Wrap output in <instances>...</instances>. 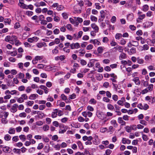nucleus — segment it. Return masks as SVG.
Segmentation results:
<instances>
[{
	"instance_id": "bb28decb",
	"label": "nucleus",
	"mask_w": 155,
	"mask_h": 155,
	"mask_svg": "<svg viewBox=\"0 0 155 155\" xmlns=\"http://www.w3.org/2000/svg\"><path fill=\"white\" fill-rule=\"evenodd\" d=\"M46 69H47L48 70H52L53 69H56V67L55 66H54L53 67L50 66H47L46 67Z\"/></svg>"
},
{
	"instance_id": "9b49d317",
	"label": "nucleus",
	"mask_w": 155,
	"mask_h": 155,
	"mask_svg": "<svg viewBox=\"0 0 155 155\" xmlns=\"http://www.w3.org/2000/svg\"><path fill=\"white\" fill-rule=\"evenodd\" d=\"M91 26L92 28L94 30L95 32H97L99 31L98 26L95 23H93L91 24Z\"/></svg>"
},
{
	"instance_id": "e433bc0d",
	"label": "nucleus",
	"mask_w": 155,
	"mask_h": 155,
	"mask_svg": "<svg viewBox=\"0 0 155 155\" xmlns=\"http://www.w3.org/2000/svg\"><path fill=\"white\" fill-rule=\"evenodd\" d=\"M11 39V37L10 36L8 35L6 36L5 38V41L7 42H10Z\"/></svg>"
},
{
	"instance_id": "774afa93",
	"label": "nucleus",
	"mask_w": 155,
	"mask_h": 155,
	"mask_svg": "<svg viewBox=\"0 0 155 155\" xmlns=\"http://www.w3.org/2000/svg\"><path fill=\"white\" fill-rule=\"evenodd\" d=\"M46 106L45 105H41L39 106V109L40 110H42L45 108Z\"/></svg>"
},
{
	"instance_id": "4468645a",
	"label": "nucleus",
	"mask_w": 155,
	"mask_h": 155,
	"mask_svg": "<svg viewBox=\"0 0 155 155\" xmlns=\"http://www.w3.org/2000/svg\"><path fill=\"white\" fill-rule=\"evenodd\" d=\"M122 143L123 144L127 143L129 144L131 143V141L129 139H126V138H123L122 140Z\"/></svg>"
},
{
	"instance_id": "7ed1b4c3",
	"label": "nucleus",
	"mask_w": 155,
	"mask_h": 155,
	"mask_svg": "<svg viewBox=\"0 0 155 155\" xmlns=\"http://www.w3.org/2000/svg\"><path fill=\"white\" fill-rule=\"evenodd\" d=\"M80 47V45L78 43H73L71 44L70 48L71 49H78Z\"/></svg>"
},
{
	"instance_id": "a19ab883",
	"label": "nucleus",
	"mask_w": 155,
	"mask_h": 155,
	"mask_svg": "<svg viewBox=\"0 0 155 155\" xmlns=\"http://www.w3.org/2000/svg\"><path fill=\"white\" fill-rule=\"evenodd\" d=\"M74 18L76 21H78V23H81L83 21V19L81 18L74 17Z\"/></svg>"
},
{
	"instance_id": "79ce46f5",
	"label": "nucleus",
	"mask_w": 155,
	"mask_h": 155,
	"mask_svg": "<svg viewBox=\"0 0 155 155\" xmlns=\"http://www.w3.org/2000/svg\"><path fill=\"white\" fill-rule=\"evenodd\" d=\"M44 147V145L42 143H39L38 146L37 147V148L38 150H40L42 149Z\"/></svg>"
},
{
	"instance_id": "de8ad7c7",
	"label": "nucleus",
	"mask_w": 155,
	"mask_h": 155,
	"mask_svg": "<svg viewBox=\"0 0 155 155\" xmlns=\"http://www.w3.org/2000/svg\"><path fill=\"white\" fill-rule=\"evenodd\" d=\"M103 47H100L97 48V50L99 53H101L103 52Z\"/></svg>"
},
{
	"instance_id": "39448f33",
	"label": "nucleus",
	"mask_w": 155,
	"mask_h": 155,
	"mask_svg": "<svg viewBox=\"0 0 155 155\" xmlns=\"http://www.w3.org/2000/svg\"><path fill=\"white\" fill-rule=\"evenodd\" d=\"M138 16V17L137 18L136 20L137 22V23H140L141 22V21L144 19L146 17V15L145 14H143Z\"/></svg>"
},
{
	"instance_id": "09e8293b",
	"label": "nucleus",
	"mask_w": 155,
	"mask_h": 155,
	"mask_svg": "<svg viewBox=\"0 0 155 155\" xmlns=\"http://www.w3.org/2000/svg\"><path fill=\"white\" fill-rule=\"evenodd\" d=\"M126 41L124 39L122 38L120 41V44L122 45H125L126 43Z\"/></svg>"
},
{
	"instance_id": "72a5a7b5",
	"label": "nucleus",
	"mask_w": 155,
	"mask_h": 155,
	"mask_svg": "<svg viewBox=\"0 0 155 155\" xmlns=\"http://www.w3.org/2000/svg\"><path fill=\"white\" fill-rule=\"evenodd\" d=\"M19 5L20 7L23 9H27V8L26 7L27 5L25 4L24 3H21V4H19Z\"/></svg>"
},
{
	"instance_id": "dca6fc26",
	"label": "nucleus",
	"mask_w": 155,
	"mask_h": 155,
	"mask_svg": "<svg viewBox=\"0 0 155 155\" xmlns=\"http://www.w3.org/2000/svg\"><path fill=\"white\" fill-rule=\"evenodd\" d=\"M152 56L151 55H146L144 58L145 60L147 61H150L151 60Z\"/></svg>"
},
{
	"instance_id": "864d4df0",
	"label": "nucleus",
	"mask_w": 155,
	"mask_h": 155,
	"mask_svg": "<svg viewBox=\"0 0 155 155\" xmlns=\"http://www.w3.org/2000/svg\"><path fill=\"white\" fill-rule=\"evenodd\" d=\"M90 23V20H85L83 22V24L85 25H88Z\"/></svg>"
},
{
	"instance_id": "f257e3e1",
	"label": "nucleus",
	"mask_w": 155,
	"mask_h": 155,
	"mask_svg": "<svg viewBox=\"0 0 155 155\" xmlns=\"http://www.w3.org/2000/svg\"><path fill=\"white\" fill-rule=\"evenodd\" d=\"M97 117L100 119L103 120L106 119V115L102 112H98L96 113Z\"/></svg>"
},
{
	"instance_id": "c756f323",
	"label": "nucleus",
	"mask_w": 155,
	"mask_h": 155,
	"mask_svg": "<svg viewBox=\"0 0 155 155\" xmlns=\"http://www.w3.org/2000/svg\"><path fill=\"white\" fill-rule=\"evenodd\" d=\"M62 15L64 18L66 19L68 18V14L66 12H64L62 13Z\"/></svg>"
},
{
	"instance_id": "ddd939ff",
	"label": "nucleus",
	"mask_w": 155,
	"mask_h": 155,
	"mask_svg": "<svg viewBox=\"0 0 155 155\" xmlns=\"http://www.w3.org/2000/svg\"><path fill=\"white\" fill-rule=\"evenodd\" d=\"M38 95L37 94H31L29 97V98L30 100H35L37 97Z\"/></svg>"
},
{
	"instance_id": "8fccbe9b",
	"label": "nucleus",
	"mask_w": 155,
	"mask_h": 155,
	"mask_svg": "<svg viewBox=\"0 0 155 155\" xmlns=\"http://www.w3.org/2000/svg\"><path fill=\"white\" fill-rule=\"evenodd\" d=\"M116 17L115 16H113L110 19V21L112 23H114L116 21Z\"/></svg>"
},
{
	"instance_id": "e2e57ef3",
	"label": "nucleus",
	"mask_w": 155,
	"mask_h": 155,
	"mask_svg": "<svg viewBox=\"0 0 155 155\" xmlns=\"http://www.w3.org/2000/svg\"><path fill=\"white\" fill-rule=\"evenodd\" d=\"M17 101L19 103H22L24 101V100H23V99L22 97H20L18 99Z\"/></svg>"
},
{
	"instance_id": "f03ea898",
	"label": "nucleus",
	"mask_w": 155,
	"mask_h": 155,
	"mask_svg": "<svg viewBox=\"0 0 155 155\" xmlns=\"http://www.w3.org/2000/svg\"><path fill=\"white\" fill-rule=\"evenodd\" d=\"M153 24L152 22L147 21L143 24V27L144 28H148L151 26Z\"/></svg>"
},
{
	"instance_id": "b1692460",
	"label": "nucleus",
	"mask_w": 155,
	"mask_h": 155,
	"mask_svg": "<svg viewBox=\"0 0 155 155\" xmlns=\"http://www.w3.org/2000/svg\"><path fill=\"white\" fill-rule=\"evenodd\" d=\"M137 60L138 63L139 64H142L144 62L143 60L142 59L140 58L139 57L137 58Z\"/></svg>"
},
{
	"instance_id": "bf43d9fd",
	"label": "nucleus",
	"mask_w": 155,
	"mask_h": 155,
	"mask_svg": "<svg viewBox=\"0 0 155 155\" xmlns=\"http://www.w3.org/2000/svg\"><path fill=\"white\" fill-rule=\"evenodd\" d=\"M53 32L54 34L57 35L59 33L60 31L59 29L56 28L54 30Z\"/></svg>"
},
{
	"instance_id": "4be33fe9",
	"label": "nucleus",
	"mask_w": 155,
	"mask_h": 155,
	"mask_svg": "<svg viewBox=\"0 0 155 155\" xmlns=\"http://www.w3.org/2000/svg\"><path fill=\"white\" fill-rule=\"evenodd\" d=\"M142 10L144 12H146L149 10V6L147 5H145L143 6Z\"/></svg>"
},
{
	"instance_id": "c03bdc74",
	"label": "nucleus",
	"mask_w": 155,
	"mask_h": 155,
	"mask_svg": "<svg viewBox=\"0 0 155 155\" xmlns=\"http://www.w3.org/2000/svg\"><path fill=\"white\" fill-rule=\"evenodd\" d=\"M100 13L101 15V17L103 19H104L105 18V12L103 10L101 11L100 12Z\"/></svg>"
},
{
	"instance_id": "f3484780",
	"label": "nucleus",
	"mask_w": 155,
	"mask_h": 155,
	"mask_svg": "<svg viewBox=\"0 0 155 155\" xmlns=\"http://www.w3.org/2000/svg\"><path fill=\"white\" fill-rule=\"evenodd\" d=\"M15 132V129L12 128H10L9 129L8 133L10 134H14Z\"/></svg>"
},
{
	"instance_id": "49530a36",
	"label": "nucleus",
	"mask_w": 155,
	"mask_h": 155,
	"mask_svg": "<svg viewBox=\"0 0 155 155\" xmlns=\"http://www.w3.org/2000/svg\"><path fill=\"white\" fill-rule=\"evenodd\" d=\"M107 107L108 109L110 110H112L114 109V107L110 104H107Z\"/></svg>"
},
{
	"instance_id": "338daca9",
	"label": "nucleus",
	"mask_w": 155,
	"mask_h": 155,
	"mask_svg": "<svg viewBox=\"0 0 155 155\" xmlns=\"http://www.w3.org/2000/svg\"><path fill=\"white\" fill-rule=\"evenodd\" d=\"M20 25L19 23L18 22H16L14 25V28L15 29H17L20 27Z\"/></svg>"
},
{
	"instance_id": "3c124183",
	"label": "nucleus",
	"mask_w": 155,
	"mask_h": 155,
	"mask_svg": "<svg viewBox=\"0 0 155 155\" xmlns=\"http://www.w3.org/2000/svg\"><path fill=\"white\" fill-rule=\"evenodd\" d=\"M12 140L13 141H15V142H17L19 140L18 137V136H15L13 137H12Z\"/></svg>"
},
{
	"instance_id": "aec40b11",
	"label": "nucleus",
	"mask_w": 155,
	"mask_h": 155,
	"mask_svg": "<svg viewBox=\"0 0 155 155\" xmlns=\"http://www.w3.org/2000/svg\"><path fill=\"white\" fill-rule=\"evenodd\" d=\"M153 84H151L148 85V87H147V89L148 91H151L153 89Z\"/></svg>"
},
{
	"instance_id": "680f3d73",
	"label": "nucleus",
	"mask_w": 155,
	"mask_h": 155,
	"mask_svg": "<svg viewBox=\"0 0 155 155\" xmlns=\"http://www.w3.org/2000/svg\"><path fill=\"white\" fill-rule=\"evenodd\" d=\"M26 116V114L25 112L21 113L19 114V116L20 117H25Z\"/></svg>"
},
{
	"instance_id": "4c0bfd02",
	"label": "nucleus",
	"mask_w": 155,
	"mask_h": 155,
	"mask_svg": "<svg viewBox=\"0 0 155 155\" xmlns=\"http://www.w3.org/2000/svg\"><path fill=\"white\" fill-rule=\"evenodd\" d=\"M67 28V29L69 31H72V28L71 25V24H68L66 25V28Z\"/></svg>"
},
{
	"instance_id": "6ab92c4d",
	"label": "nucleus",
	"mask_w": 155,
	"mask_h": 155,
	"mask_svg": "<svg viewBox=\"0 0 155 155\" xmlns=\"http://www.w3.org/2000/svg\"><path fill=\"white\" fill-rule=\"evenodd\" d=\"M11 138V136L9 134H6L5 135L4 137V139L6 141L10 140Z\"/></svg>"
},
{
	"instance_id": "c85d7f7f",
	"label": "nucleus",
	"mask_w": 155,
	"mask_h": 155,
	"mask_svg": "<svg viewBox=\"0 0 155 155\" xmlns=\"http://www.w3.org/2000/svg\"><path fill=\"white\" fill-rule=\"evenodd\" d=\"M122 37V35L121 33H117L116 34L115 38L116 39L119 40Z\"/></svg>"
},
{
	"instance_id": "37998d69",
	"label": "nucleus",
	"mask_w": 155,
	"mask_h": 155,
	"mask_svg": "<svg viewBox=\"0 0 155 155\" xmlns=\"http://www.w3.org/2000/svg\"><path fill=\"white\" fill-rule=\"evenodd\" d=\"M44 150L45 152L46 153H48L50 150V148L49 147H47V146H45L44 148Z\"/></svg>"
},
{
	"instance_id": "7c9ffc66",
	"label": "nucleus",
	"mask_w": 155,
	"mask_h": 155,
	"mask_svg": "<svg viewBox=\"0 0 155 155\" xmlns=\"http://www.w3.org/2000/svg\"><path fill=\"white\" fill-rule=\"evenodd\" d=\"M10 53L9 54H10L12 56H15L17 54V52L16 51H9Z\"/></svg>"
},
{
	"instance_id": "4d7b16f0",
	"label": "nucleus",
	"mask_w": 155,
	"mask_h": 155,
	"mask_svg": "<svg viewBox=\"0 0 155 155\" xmlns=\"http://www.w3.org/2000/svg\"><path fill=\"white\" fill-rule=\"evenodd\" d=\"M61 97L63 100H67V97L64 94H61Z\"/></svg>"
},
{
	"instance_id": "9d476101",
	"label": "nucleus",
	"mask_w": 155,
	"mask_h": 155,
	"mask_svg": "<svg viewBox=\"0 0 155 155\" xmlns=\"http://www.w3.org/2000/svg\"><path fill=\"white\" fill-rule=\"evenodd\" d=\"M54 111L52 112L51 113V116L53 118L56 117L58 115L57 113H58V109H56L54 110Z\"/></svg>"
},
{
	"instance_id": "5fc2aeb1",
	"label": "nucleus",
	"mask_w": 155,
	"mask_h": 155,
	"mask_svg": "<svg viewBox=\"0 0 155 155\" xmlns=\"http://www.w3.org/2000/svg\"><path fill=\"white\" fill-rule=\"evenodd\" d=\"M142 138L143 140L145 141H147L148 139L147 136L144 134H142Z\"/></svg>"
},
{
	"instance_id": "f8f14e48",
	"label": "nucleus",
	"mask_w": 155,
	"mask_h": 155,
	"mask_svg": "<svg viewBox=\"0 0 155 155\" xmlns=\"http://www.w3.org/2000/svg\"><path fill=\"white\" fill-rule=\"evenodd\" d=\"M133 81L134 82L135 84L137 85H139L140 84V81L139 78L138 77H136L134 78Z\"/></svg>"
},
{
	"instance_id": "6e6552de",
	"label": "nucleus",
	"mask_w": 155,
	"mask_h": 155,
	"mask_svg": "<svg viewBox=\"0 0 155 155\" xmlns=\"http://www.w3.org/2000/svg\"><path fill=\"white\" fill-rule=\"evenodd\" d=\"M74 9L75 11L78 13H81V7L79 6L78 5H76L74 7Z\"/></svg>"
},
{
	"instance_id": "20e7f679",
	"label": "nucleus",
	"mask_w": 155,
	"mask_h": 155,
	"mask_svg": "<svg viewBox=\"0 0 155 155\" xmlns=\"http://www.w3.org/2000/svg\"><path fill=\"white\" fill-rule=\"evenodd\" d=\"M18 107V105L16 104H14L11 108V111L13 113L16 112L17 110V108Z\"/></svg>"
},
{
	"instance_id": "ea45409f",
	"label": "nucleus",
	"mask_w": 155,
	"mask_h": 155,
	"mask_svg": "<svg viewBox=\"0 0 155 155\" xmlns=\"http://www.w3.org/2000/svg\"><path fill=\"white\" fill-rule=\"evenodd\" d=\"M89 103L91 104H95L96 103L97 101L94 99L92 98L89 101Z\"/></svg>"
},
{
	"instance_id": "6e6d98bb",
	"label": "nucleus",
	"mask_w": 155,
	"mask_h": 155,
	"mask_svg": "<svg viewBox=\"0 0 155 155\" xmlns=\"http://www.w3.org/2000/svg\"><path fill=\"white\" fill-rule=\"evenodd\" d=\"M130 53L132 54L135 53L136 52V49L135 48L133 47L130 49Z\"/></svg>"
},
{
	"instance_id": "58836bf2",
	"label": "nucleus",
	"mask_w": 155,
	"mask_h": 155,
	"mask_svg": "<svg viewBox=\"0 0 155 155\" xmlns=\"http://www.w3.org/2000/svg\"><path fill=\"white\" fill-rule=\"evenodd\" d=\"M56 9L58 11H60L63 10L64 9V7L62 5H59L58 6Z\"/></svg>"
},
{
	"instance_id": "69168bd1",
	"label": "nucleus",
	"mask_w": 155,
	"mask_h": 155,
	"mask_svg": "<svg viewBox=\"0 0 155 155\" xmlns=\"http://www.w3.org/2000/svg\"><path fill=\"white\" fill-rule=\"evenodd\" d=\"M125 128L127 132L130 133L131 132V130L130 127L127 126Z\"/></svg>"
},
{
	"instance_id": "423d86ee",
	"label": "nucleus",
	"mask_w": 155,
	"mask_h": 155,
	"mask_svg": "<svg viewBox=\"0 0 155 155\" xmlns=\"http://www.w3.org/2000/svg\"><path fill=\"white\" fill-rule=\"evenodd\" d=\"M82 114L84 117H86L87 116H88L89 117H91L92 116L93 114L92 113L89 111H84L82 113Z\"/></svg>"
},
{
	"instance_id": "a211bd4d",
	"label": "nucleus",
	"mask_w": 155,
	"mask_h": 155,
	"mask_svg": "<svg viewBox=\"0 0 155 155\" xmlns=\"http://www.w3.org/2000/svg\"><path fill=\"white\" fill-rule=\"evenodd\" d=\"M126 58V54L124 53H122L120 55L119 57V58L120 60H122L123 59H124Z\"/></svg>"
},
{
	"instance_id": "473e14b6",
	"label": "nucleus",
	"mask_w": 155,
	"mask_h": 155,
	"mask_svg": "<svg viewBox=\"0 0 155 155\" xmlns=\"http://www.w3.org/2000/svg\"><path fill=\"white\" fill-rule=\"evenodd\" d=\"M90 19L91 21H97V19L96 17L92 15H91Z\"/></svg>"
},
{
	"instance_id": "393cba45",
	"label": "nucleus",
	"mask_w": 155,
	"mask_h": 155,
	"mask_svg": "<svg viewBox=\"0 0 155 155\" xmlns=\"http://www.w3.org/2000/svg\"><path fill=\"white\" fill-rule=\"evenodd\" d=\"M19 137L20 140H22L23 141H25L26 140V137L25 135H21L19 136Z\"/></svg>"
},
{
	"instance_id": "412c9836",
	"label": "nucleus",
	"mask_w": 155,
	"mask_h": 155,
	"mask_svg": "<svg viewBox=\"0 0 155 155\" xmlns=\"http://www.w3.org/2000/svg\"><path fill=\"white\" fill-rule=\"evenodd\" d=\"M90 42L91 43H92L94 45H99L101 43L100 42H99L97 40L95 39L94 40H91L90 41Z\"/></svg>"
},
{
	"instance_id": "2f4dec72",
	"label": "nucleus",
	"mask_w": 155,
	"mask_h": 155,
	"mask_svg": "<svg viewBox=\"0 0 155 155\" xmlns=\"http://www.w3.org/2000/svg\"><path fill=\"white\" fill-rule=\"evenodd\" d=\"M77 1L78 2V4L77 5H78L79 6L81 7V6H83L84 4V2L82 0L79 1V0H77Z\"/></svg>"
},
{
	"instance_id": "0e129e2a",
	"label": "nucleus",
	"mask_w": 155,
	"mask_h": 155,
	"mask_svg": "<svg viewBox=\"0 0 155 155\" xmlns=\"http://www.w3.org/2000/svg\"><path fill=\"white\" fill-rule=\"evenodd\" d=\"M80 63L82 65H85L87 64L86 61L83 59H81V60Z\"/></svg>"
},
{
	"instance_id": "5701e85b",
	"label": "nucleus",
	"mask_w": 155,
	"mask_h": 155,
	"mask_svg": "<svg viewBox=\"0 0 155 155\" xmlns=\"http://www.w3.org/2000/svg\"><path fill=\"white\" fill-rule=\"evenodd\" d=\"M58 47L57 46H56L55 47V48L52 50V52L53 54H56L59 52V51L58 49Z\"/></svg>"
},
{
	"instance_id": "c9c22d12",
	"label": "nucleus",
	"mask_w": 155,
	"mask_h": 155,
	"mask_svg": "<svg viewBox=\"0 0 155 155\" xmlns=\"http://www.w3.org/2000/svg\"><path fill=\"white\" fill-rule=\"evenodd\" d=\"M18 93L19 94V92L15 90H12L10 92V94L12 95H13L14 94H16ZM18 95L19 94H18Z\"/></svg>"
},
{
	"instance_id": "a18cd8bd",
	"label": "nucleus",
	"mask_w": 155,
	"mask_h": 155,
	"mask_svg": "<svg viewBox=\"0 0 155 155\" xmlns=\"http://www.w3.org/2000/svg\"><path fill=\"white\" fill-rule=\"evenodd\" d=\"M25 87L23 85L19 86L18 87V90L20 91H24L25 90Z\"/></svg>"
},
{
	"instance_id": "1a4fd4ad",
	"label": "nucleus",
	"mask_w": 155,
	"mask_h": 155,
	"mask_svg": "<svg viewBox=\"0 0 155 155\" xmlns=\"http://www.w3.org/2000/svg\"><path fill=\"white\" fill-rule=\"evenodd\" d=\"M118 122L121 124V126H125L126 125V122L124 121L121 117H119L117 119Z\"/></svg>"
},
{
	"instance_id": "603ef678",
	"label": "nucleus",
	"mask_w": 155,
	"mask_h": 155,
	"mask_svg": "<svg viewBox=\"0 0 155 155\" xmlns=\"http://www.w3.org/2000/svg\"><path fill=\"white\" fill-rule=\"evenodd\" d=\"M77 144L78 145V147L81 149H83V147L82 145V144L79 141L77 142Z\"/></svg>"
},
{
	"instance_id": "a878e982",
	"label": "nucleus",
	"mask_w": 155,
	"mask_h": 155,
	"mask_svg": "<svg viewBox=\"0 0 155 155\" xmlns=\"http://www.w3.org/2000/svg\"><path fill=\"white\" fill-rule=\"evenodd\" d=\"M131 41L132 44H131V45L136 47L139 45L138 42L137 41Z\"/></svg>"
},
{
	"instance_id": "052dcab7",
	"label": "nucleus",
	"mask_w": 155,
	"mask_h": 155,
	"mask_svg": "<svg viewBox=\"0 0 155 155\" xmlns=\"http://www.w3.org/2000/svg\"><path fill=\"white\" fill-rule=\"evenodd\" d=\"M103 101L107 103L109 102L110 101V100L106 97H104L103 99Z\"/></svg>"
},
{
	"instance_id": "0eeeda50",
	"label": "nucleus",
	"mask_w": 155,
	"mask_h": 155,
	"mask_svg": "<svg viewBox=\"0 0 155 155\" xmlns=\"http://www.w3.org/2000/svg\"><path fill=\"white\" fill-rule=\"evenodd\" d=\"M97 61V60L95 59L91 60L90 62L87 64V66L89 68L92 67L94 66L95 62Z\"/></svg>"
},
{
	"instance_id": "cd10ccee",
	"label": "nucleus",
	"mask_w": 155,
	"mask_h": 155,
	"mask_svg": "<svg viewBox=\"0 0 155 155\" xmlns=\"http://www.w3.org/2000/svg\"><path fill=\"white\" fill-rule=\"evenodd\" d=\"M14 153H16L20 154L21 153V150L20 149L14 148L12 150Z\"/></svg>"
},
{
	"instance_id": "f704fd0d",
	"label": "nucleus",
	"mask_w": 155,
	"mask_h": 155,
	"mask_svg": "<svg viewBox=\"0 0 155 155\" xmlns=\"http://www.w3.org/2000/svg\"><path fill=\"white\" fill-rule=\"evenodd\" d=\"M43 128L44 131H47L49 130V126L47 124H45L43 126Z\"/></svg>"
},
{
	"instance_id": "2eb2a0df",
	"label": "nucleus",
	"mask_w": 155,
	"mask_h": 155,
	"mask_svg": "<svg viewBox=\"0 0 155 155\" xmlns=\"http://www.w3.org/2000/svg\"><path fill=\"white\" fill-rule=\"evenodd\" d=\"M110 123L111 124L113 125L115 127H117L118 126V124L115 120H111Z\"/></svg>"
},
{
	"instance_id": "13d9d810",
	"label": "nucleus",
	"mask_w": 155,
	"mask_h": 155,
	"mask_svg": "<svg viewBox=\"0 0 155 155\" xmlns=\"http://www.w3.org/2000/svg\"><path fill=\"white\" fill-rule=\"evenodd\" d=\"M45 65L42 64H38V65L37 68L40 69H43L44 68Z\"/></svg>"
}]
</instances>
